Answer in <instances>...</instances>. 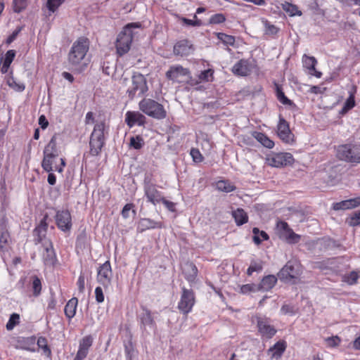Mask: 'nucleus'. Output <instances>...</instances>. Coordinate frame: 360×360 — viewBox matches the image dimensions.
Instances as JSON below:
<instances>
[{
	"instance_id": "c03bdc74",
	"label": "nucleus",
	"mask_w": 360,
	"mask_h": 360,
	"mask_svg": "<svg viewBox=\"0 0 360 360\" xmlns=\"http://www.w3.org/2000/svg\"><path fill=\"white\" fill-rule=\"evenodd\" d=\"M37 345L39 348L43 350L44 354L49 357L51 356V350L48 345L47 340L44 337H39L37 340Z\"/></svg>"
},
{
	"instance_id": "13d9d810",
	"label": "nucleus",
	"mask_w": 360,
	"mask_h": 360,
	"mask_svg": "<svg viewBox=\"0 0 360 360\" xmlns=\"http://www.w3.org/2000/svg\"><path fill=\"white\" fill-rule=\"evenodd\" d=\"M65 0H48L47 7L51 12H54Z\"/></svg>"
},
{
	"instance_id": "f704fd0d",
	"label": "nucleus",
	"mask_w": 360,
	"mask_h": 360,
	"mask_svg": "<svg viewBox=\"0 0 360 360\" xmlns=\"http://www.w3.org/2000/svg\"><path fill=\"white\" fill-rule=\"evenodd\" d=\"M254 137L267 148H272L274 146V142L264 133L255 131Z\"/></svg>"
},
{
	"instance_id": "69168bd1",
	"label": "nucleus",
	"mask_w": 360,
	"mask_h": 360,
	"mask_svg": "<svg viewBox=\"0 0 360 360\" xmlns=\"http://www.w3.org/2000/svg\"><path fill=\"white\" fill-rule=\"evenodd\" d=\"M96 300L98 303H101L104 301V295L103 290L101 287H96L95 289Z\"/></svg>"
},
{
	"instance_id": "0e129e2a",
	"label": "nucleus",
	"mask_w": 360,
	"mask_h": 360,
	"mask_svg": "<svg viewBox=\"0 0 360 360\" xmlns=\"http://www.w3.org/2000/svg\"><path fill=\"white\" fill-rule=\"evenodd\" d=\"M340 338H338V336H333V337H330V338H328L326 339V342L328 345V346L331 347H337L339 345V344L340 343Z\"/></svg>"
},
{
	"instance_id": "2eb2a0df",
	"label": "nucleus",
	"mask_w": 360,
	"mask_h": 360,
	"mask_svg": "<svg viewBox=\"0 0 360 360\" xmlns=\"http://www.w3.org/2000/svg\"><path fill=\"white\" fill-rule=\"evenodd\" d=\"M278 136L285 143H290L293 141V134L290 130L288 122L282 117L279 116V122L277 126Z\"/></svg>"
},
{
	"instance_id": "a19ab883",
	"label": "nucleus",
	"mask_w": 360,
	"mask_h": 360,
	"mask_svg": "<svg viewBox=\"0 0 360 360\" xmlns=\"http://www.w3.org/2000/svg\"><path fill=\"white\" fill-rule=\"evenodd\" d=\"M359 278L360 271H352L349 274H345L342 276V281L349 285H354L357 283Z\"/></svg>"
},
{
	"instance_id": "7ed1b4c3",
	"label": "nucleus",
	"mask_w": 360,
	"mask_h": 360,
	"mask_svg": "<svg viewBox=\"0 0 360 360\" xmlns=\"http://www.w3.org/2000/svg\"><path fill=\"white\" fill-rule=\"evenodd\" d=\"M337 158L352 165L360 163V146L354 143H345L338 146Z\"/></svg>"
},
{
	"instance_id": "393cba45",
	"label": "nucleus",
	"mask_w": 360,
	"mask_h": 360,
	"mask_svg": "<svg viewBox=\"0 0 360 360\" xmlns=\"http://www.w3.org/2000/svg\"><path fill=\"white\" fill-rule=\"evenodd\" d=\"M213 75L214 70L210 68L205 70L197 76V78H191L189 82L191 85H195L202 82H212L214 79Z\"/></svg>"
},
{
	"instance_id": "1a4fd4ad",
	"label": "nucleus",
	"mask_w": 360,
	"mask_h": 360,
	"mask_svg": "<svg viewBox=\"0 0 360 360\" xmlns=\"http://www.w3.org/2000/svg\"><path fill=\"white\" fill-rule=\"evenodd\" d=\"M299 265L293 261H288L278 273V278L283 281L289 282L300 275Z\"/></svg>"
},
{
	"instance_id": "6ab92c4d",
	"label": "nucleus",
	"mask_w": 360,
	"mask_h": 360,
	"mask_svg": "<svg viewBox=\"0 0 360 360\" xmlns=\"http://www.w3.org/2000/svg\"><path fill=\"white\" fill-rule=\"evenodd\" d=\"M47 218L48 215L45 214L39 224L33 231L34 241L35 244L41 243L43 239L46 237L48 229V224L46 222Z\"/></svg>"
},
{
	"instance_id": "c85d7f7f",
	"label": "nucleus",
	"mask_w": 360,
	"mask_h": 360,
	"mask_svg": "<svg viewBox=\"0 0 360 360\" xmlns=\"http://www.w3.org/2000/svg\"><path fill=\"white\" fill-rule=\"evenodd\" d=\"M232 217L235 219L237 226H242L248 221V216L245 210L242 208H238L232 211Z\"/></svg>"
},
{
	"instance_id": "e2e57ef3",
	"label": "nucleus",
	"mask_w": 360,
	"mask_h": 360,
	"mask_svg": "<svg viewBox=\"0 0 360 360\" xmlns=\"http://www.w3.org/2000/svg\"><path fill=\"white\" fill-rule=\"evenodd\" d=\"M135 205L133 203L126 204L121 212V214L124 219L129 217V212L134 208Z\"/></svg>"
},
{
	"instance_id": "7c9ffc66",
	"label": "nucleus",
	"mask_w": 360,
	"mask_h": 360,
	"mask_svg": "<svg viewBox=\"0 0 360 360\" xmlns=\"http://www.w3.org/2000/svg\"><path fill=\"white\" fill-rule=\"evenodd\" d=\"M356 91H351L349 97L347 98L346 101L344 103L342 108L340 110L339 115L341 116L345 115L351 109H352L356 104L355 102V96L354 94Z\"/></svg>"
},
{
	"instance_id": "473e14b6",
	"label": "nucleus",
	"mask_w": 360,
	"mask_h": 360,
	"mask_svg": "<svg viewBox=\"0 0 360 360\" xmlns=\"http://www.w3.org/2000/svg\"><path fill=\"white\" fill-rule=\"evenodd\" d=\"M15 53H16L15 51L13 50V49L8 50L6 53L5 58H4V60L3 62V65L1 68V72L3 74H5L8 72V70L15 56Z\"/></svg>"
},
{
	"instance_id": "39448f33",
	"label": "nucleus",
	"mask_w": 360,
	"mask_h": 360,
	"mask_svg": "<svg viewBox=\"0 0 360 360\" xmlns=\"http://www.w3.org/2000/svg\"><path fill=\"white\" fill-rule=\"evenodd\" d=\"M139 109L147 115L162 120L166 117L167 112L162 105L150 98H143L139 102Z\"/></svg>"
},
{
	"instance_id": "2f4dec72",
	"label": "nucleus",
	"mask_w": 360,
	"mask_h": 360,
	"mask_svg": "<svg viewBox=\"0 0 360 360\" xmlns=\"http://www.w3.org/2000/svg\"><path fill=\"white\" fill-rule=\"evenodd\" d=\"M57 134H55L51 139L49 143L45 146L44 153L58 156L59 152L57 148Z\"/></svg>"
},
{
	"instance_id": "a18cd8bd",
	"label": "nucleus",
	"mask_w": 360,
	"mask_h": 360,
	"mask_svg": "<svg viewBox=\"0 0 360 360\" xmlns=\"http://www.w3.org/2000/svg\"><path fill=\"white\" fill-rule=\"evenodd\" d=\"M262 22L265 28L264 33L268 35L276 34L279 30L274 25L270 23L266 19H262Z\"/></svg>"
},
{
	"instance_id": "3c124183",
	"label": "nucleus",
	"mask_w": 360,
	"mask_h": 360,
	"mask_svg": "<svg viewBox=\"0 0 360 360\" xmlns=\"http://www.w3.org/2000/svg\"><path fill=\"white\" fill-rule=\"evenodd\" d=\"M92 343L93 338L91 335H86L79 341V347L89 352Z\"/></svg>"
},
{
	"instance_id": "a878e982",
	"label": "nucleus",
	"mask_w": 360,
	"mask_h": 360,
	"mask_svg": "<svg viewBox=\"0 0 360 360\" xmlns=\"http://www.w3.org/2000/svg\"><path fill=\"white\" fill-rule=\"evenodd\" d=\"M278 278L274 275H268L264 276L259 284L257 285L258 290L262 291H269L271 290L277 283Z\"/></svg>"
},
{
	"instance_id": "ddd939ff",
	"label": "nucleus",
	"mask_w": 360,
	"mask_h": 360,
	"mask_svg": "<svg viewBox=\"0 0 360 360\" xmlns=\"http://www.w3.org/2000/svg\"><path fill=\"white\" fill-rule=\"evenodd\" d=\"M166 76L169 79L180 82L184 79H191L190 71L188 68H184L180 65H172L166 72Z\"/></svg>"
},
{
	"instance_id": "b1692460",
	"label": "nucleus",
	"mask_w": 360,
	"mask_h": 360,
	"mask_svg": "<svg viewBox=\"0 0 360 360\" xmlns=\"http://www.w3.org/2000/svg\"><path fill=\"white\" fill-rule=\"evenodd\" d=\"M198 268L192 262H188L185 264L183 274L186 280L191 284L195 282L198 276Z\"/></svg>"
},
{
	"instance_id": "8fccbe9b",
	"label": "nucleus",
	"mask_w": 360,
	"mask_h": 360,
	"mask_svg": "<svg viewBox=\"0 0 360 360\" xmlns=\"http://www.w3.org/2000/svg\"><path fill=\"white\" fill-rule=\"evenodd\" d=\"M20 322V315L13 313L11 315L8 321L6 323V329L8 330H11L14 328V327L18 325Z\"/></svg>"
},
{
	"instance_id": "4d7b16f0",
	"label": "nucleus",
	"mask_w": 360,
	"mask_h": 360,
	"mask_svg": "<svg viewBox=\"0 0 360 360\" xmlns=\"http://www.w3.org/2000/svg\"><path fill=\"white\" fill-rule=\"evenodd\" d=\"M225 20H226V17L224 16V14L217 13V14L212 15L210 17V18L209 20V22L210 24H220V23L225 22Z\"/></svg>"
},
{
	"instance_id": "de8ad7c7",
	"label": "nucleus",
	"mask_w": 360,
	"mask_h": 360,
	"mask_svg": "<svg viewBox=\"0 0 360 360\" xmlns=\"http://www.w3.org/2000/svg\"><path fill=\"white\" fill-rule=\"evenodd\" d=\"M124 352L127 360H132L135 356V349L131 340L124 343Z\"/></svg>"
},
{
	"instance_id": "37998d69",
	"label": "nucleus",
	"mask_w": 360,
	"mask_h": 360,
	"mask_svg": "<svg viewBox=\"0 0 360 360\" xmlns=\"http://www.w3.org/2000/svg\"><path fill=\"white\" fill-rule=\"evenodd\" d=\"M217 38L226 46H233L235 44V37L232 35H229L223 32H218L216 34Z\"/></svg>"
},
{
	"instance_id": "4c0bfd02",
	"label": "nucleus",
	"mask_w": 360,
	"mask_h": 360,
	"mask_svg": "<svg viewBox=\"0 0 360 360\" xmlns=\"http://www.w3.org/2000/svg\"><path fill=\"white\" fill-rule=\"evenodd\" d=\"M30 281L32 282L33 295L34 297L39 296L42 288L41 279L37 276L34 275L30 277Z\"/></svg>"
},
{
	"instance_id": "72a5a7b5",
	"label": "nucleus",
	"mask_w": 360,
	"mask_h": 360,
	"mask_svg": "<svg viewBox=\"0 0 360 360\" xmlns=\"http://www.w3.org/2000/svg\"><path fill=\"white\" fill-rule=\"evenodd\" d=\"M254 243L259 245L262 243V240H268L269 239V235L264 231H260L257 227L252 229Z\"/></svg>"
},
{
	"instance_id": "412c9836",
	"label": "nucleus",
	"mask_w": 360,
	"mask_h": 360,
	"mask_svg": "<svg viewBox=\"0 0 360 360\" xmlns=\"http://www.w3.org/2000/svg\"><path fill=\"white\" fill-rule=\"evenodd\" d=\"M162 223L156 221L150 218H141L137 223L136 230L139 233H143L149 229H161Z\"/></svg>"
},
{
	"instance_id": "cd10ccee",
	"label": "nucleus",
	"mask_w": 360,
	"mask_h": 360,
	"mask_svg": "<svg viewBox=\"0 0 360 360\" xmlns=\"http://www.w3.org/2000/svg\"><path fill=\"white\" fill-rule=\"evenodd\" d=\"M78 304V300L77 297L71 298L65 304L64 312L66 317L70 320L72 319L76 314V309Z\"/></svg>"
},
{
	"instance_id": "5701e85b",
	"label": "nucleus",
	"mask_w": 360,
	"mask_h": 360,
	"mask_svg": "<svg viewBox=\"0 0 360 360\" xmlns=\"http://www.w3.org/2000/svg\"><path fill=\"white\" fill-rule=\"evenodd\" d=\"M360 205V197L350 198L334 203L333 208L335 210H345L353 209Z\"/></svg>"
},
{
	"instance_id": "20e7f679",
	"label": "nucleus",
	"mask_w": 360,
	"mask_h": 360,
	"mask_svg": "<svg viewBox=\"0 0 360 360\" xmlns=\"http://www.w3.org/2000/svg\"><path fill=\"white\" fill-rule=\"evenodd\" d=\"M105 123L103 122L95 124L90 136L89 146L90 154L93 156L98 155L105 145Z\"/></svg>"
},
{
	"instance_id": "49530a36",
	"label": "nucleus",
	"mask_w": 360,
	"mask_h": 360,
	"mask_svg": "<svg viewBox=\"0 0 360 360\" xmlns=\"http://www.w3.org/2000/svg\"><path fill=\"white\" fill-rule=\"evenodd\" d=\"M11 239L9 232L7 230H2L0 235V252H4L6 250V245L8 244Z\"/></svg>"
},
{
	"instance_id": "0eeeda50",
	"label": "nucleus",
	"mask_w": 360,
	"mask_h": 360,
	"mask_svg": "<svg viewBox=\"0 0 360 360\" xmlns=\"http://www.w3.org/2000/svg\"><path fill=\"white\" fill-rule=\"evenodd\" d=\"M195 302V297L193 290L182 287L181 298L178 302V309L179 311L184 314H188L191 311Z\"/></svg>"
},
{
	"instance_id": "774afa93",
	"label": "nucleus",
	"mask_w": 360,
	"mask_h": 360,
	"mask_svg": "<svg viewBox=\"0 0 360 360\" xmlns=\"http://www.w3.org/2000/svg\"><path fill=\"white\" fill-rule=\"evenodd\" d=\"M88 351L79 347L74 360H83L87 355Z\"/></svg>"
},
{
	"instance_id": "052dcab7",
	"label": "nucleus",
	"mask_w": 360,
	"mask_h": 360,
	"mask_svg": "<svg viewBox=\"0 0 360 360\" xmlns=\"http://www.w3.org/2000/svg\"><path fill=\"white\" fill-rule=\"evenodd\" d=\"M281 311L283 314H289V315H295L296 314V311L295 309L294 306L290 304H283L281 307Z\"/></svg>"
},
{
	"instance_id": "e433bc0d",
	"label": "nucleus",
	"mask_w": 360,
	"mask_h": 360,
	"mask_svg": "<svg viewBox=\"0 0 360 360\" xmlns=\"http://www.w3.org/2000/svg\"><path fill=\"white\" fill-rule=\"evenodd\" d=\"M216 188L218 191L230 193L236 189V187L229 180H219L216 183Z\"/></svg>"
},
{
	"instance_id": "338daca9",
	"label": "nucleus",
	"mask_w": 360,
	"mask_h": 360,
	"mask_svg": "<svg viewBox=\"0 0 360 360\" xmlns=\"http://www.w3.org/2000/svg\"><path fill=\"white\" fill-rule=\"evenodd\" d=\"M160 202H162L169 211H170V212L176 211V204L174 202L167 200L165 198H163V200H161Z\"/></svg>"
},
{
	"instance_id": "9d476101",
	"label": "nucleus",
	"mask_w": 360,
	"mask_h": 360,
	"mask_svg": "<svg viewBox=\"0 0 360 360\" xmlns=\"http://www.w3.org/2000/svg\"><path fill=\"white\" fill-rule=\"evenodd\" d=\"M294 158L290 153H275L267 158L268 164L274 167H281L291 165L294 162Z\"/></svg>"
},
{
	"instance_id": "4468645a",
	"label": "nucleus",
	"mask_w": 360,
	"mask_h": 360,
	"mask_svg": "<svg viewBox=\"0 0 360 360\" xmlns=\"http://www.w3.org/2000/svg\"><path fill=\"white\" fill-rule=\"evenodd\" d=\"M112 269L110 261H106L98 269L97 281L103 287L108 288L111 283Z\"/></svg>"
},
{
	"instance_id": "5fc2aeb1",
	"label": "nucleus",
	"mask_w": 360,
	"mask_h": 360,
	"mask_svg": "<svg viewBox=\"0 0 360 360\" xmlns=\"http://www.w3.org/2000/svg\"><path fill=\"white\" fill-rule=\"evenodd\" d=\"M278 100L285 105L295 106L294 103L284 94V91H276Z\"/></svg>"
},
{
	"instance_id": "423d86ee",
	"label": "nucleus",
	"mask_w": 360,
	"mask_h": 360,
	"mask_svg": "<svg viewBox=\"0 0 360 360\" xmlns=\"http://www.w3.org/2000/svg\"><path fill=\"white\" fill-rule=\"evenodd\" d=\"M143 191L147 201L153 205H156L163 200L162 193L158 190L157 185L152 182L150 175L146 174L144 177Z\"/></svg>"
},
{
	"instance_id": "a211bd4d",
	"label": "nucleus",
	"mask_w": 360,
	"mask_h": 360,
	"mask_svg": "<svg viewBox=\"0 0 360 360\" xmlns=\"http://www.w3.org/2000/svg\"><path fill=\"white\" fill-rule=\"evenodd\" d=\"M146 120V117L138 111H127L125 114V122L129 127L134 125L143 126Z\"/></svg>"
},
{
	"instance_id": "f257e3e1",
	"label": "nucleus",
	"mask_w": 360,
	"mask_h": 360,
	"mask_svg": "<svg viewBox=\"0 0 360 360\" xmlns=\"http://www.w3.org/2000/svg\"><path fill=\"white\" fill-rule=\"evenodd\" d=\"M89 46L88 39L85 37H80L73 43L70 50L68 53L69 64L77 72H82L84 69L82 60L89 50Z\"/></svg>"
},
{
	"instance_id": "6e6d98bb",
	"label": "nucleus",
	"mask_w": 360,
	"mask_h": 360,
	"mask_svg": "<svg viewBox=\"0 0 360 360\" xmlns=\"http://www.w3.org/2000/svg\"><path fill=\"white\" fill-rule=\"evenodd\" d=\"M13 11L15 13H20L27 6V0H13Z\"/></svg>"
},
{
	"instance_id": "bb28decb",
	"label": "nucleus",
	"mask_w": 360,
	"mask_h": 360,
	"mask_svg": "<svg viewBox=\"0 0 360 360\" xmlns=\"http://www.w3.org/2000/svg\"><path fill=\"white\" fill-rule=\"evenodd\" d=\"M132 90H148V86L145 77L141 74H135L132 77Z\"/></svg>"
},
{
	"instance_id": "4be33fe9",
	"label": "nucleus",
	"mask_w": 360,
	"mask_h": 360,
	"mask_svg": "<svg viewBox=\"0 0 360 360\" xmlns=\"http://www.w3.org/2000/svg\"><path fill=\"white\" fill-rule=\"evenodd\" d=\"M303 67L308 70V74L314 75L317 78H320L321 72L317 71L315 68L317 64V60L314 56H308L304 54L302 57Z\"/></svg>"
},
{
	"instance_id": "ea45409f",
	"label": "nucleus",
	"mask_w": 360,
	"mask_h": 360,
	"mask_svg": "<svg viewBox=\"0 0 360 360\" xmlns=\"http://www.w3.org/2000/svg\"><path fill=\"white\" fill-rule=\"evenodd\" d=\"M263 269V262L261 260H251L247 269V274L251 276L254 272H261Z\"/></svg>"
},
{
	"instance_id": "6e6552de",
	"label": "nucleus",
	"mask_w": 360,
	"mask_h": 360,
	"mask_svg": "<svg viewBox=\"0 0 360 360\" xmlns=\"http://www.w3.org/2000/svg\"><path fill=\"white\" fill-rule=\"evenodd\" d=\"M277 235L281 240H285L288 243H297L300 240V236L295 233L290 228L288 224L284 221H279L276 225Z\"/></svg>"
},
{
	"instance_id": "680f3d73",
	"label": "nucleus",
	"mask_w": 360,
	"mask_h": 360,
	"mask_svg": "<svg viewBox=\"0 0 360 360\" xmlns=\"http://www.w3.org/2000/svg\"><path fill=\"white\" fill-rule=\"evenodd\" d=\"M191 155L193 158V160L195 162H200L203 160V157L200 153L198 149L196 148H192L191 150Z\"/></svg>"
},
{
	"instance_id": "bf43d9fd",
	"label": "nucleus",
	"mask_w": 360,
	"mask_h": 360,
	"mask_svg": "<svg viewBox=\"0 0 360 360\" xmlns=\"http://www.w3.org/2000/svg\"><path fill=\"white\" fill-rule=\"evenodd\" d=\"M25 344L27 346H25L23 348L26 350L30 351V352H34V343H35V338L34 337L32 338H27L23 340Z\"/></svg>"
},
{
	"instance_id": "f03ea898",
	"label": "nucleus",
	"mask_w": 360,
	"mask_h": 360,
	"mask_svg": "<svg viewBox=\"0 0 360 360\" xmlns=\"http://www.w3.org/2000/svg\"><path fill=\"white\" fill-rule=\"evenodd\" d=\"M141 26L140 22L129 23L117 35L115 46L119 56H122L129 51L134 34L132 29L139 28Z\"/></svg>"
},
{
	"instance_id": "aec40b11",
	"label": "nucleus",
	"mask_w": 360,
	"mask_h": 360,
	"mask_svg": "<svg viewBox=\"0 0 360 360\" xmlns=\"http://www.w3.org/2000/svg\"><path fill=\"white\" fill-rule=\"evenodd\" d=\"M141 309L142 312L138 316L141 328L145 329L146 326H149L150 328L154 327L155 326V322L150 310L143 305L141 306Z\"/></svg>"
},
{
	"instance_id": "f3484780",
	"label": "nucleus",
	"mask_w": 360,
	"mask_h": 360,
	"mask_svg": "<svg viewBox=\"0 0 360 360\" xmlns=\"http://www.w3.org/2000/svg\"><path fill=\"white\" fill-rule=\"evenodd\" d=\"M253 65L250 60L241 59L233 66L232 72L238 76H247L251 73Z\"/></svg>"
},
{
	"instance_id": "9b49d317",
	"label": "nucleus",
	"mask_w": 360,
	"mask_h": 360,
	"mask_svg": "<svg viewBox=\"0 0 360 360\" xmlns=\"http://www.w3.org/2000/svg\"><path fill=\"white\" fill-rule=\"evenodd\" d=\"M56 224L58 228L63 232L69 231L72 226L70 212L67 210L56 212Z\"/></svg>"
},
{
	"instance_id": "dca6fc26",
	"label": "nucleus",
	"mask_w": 360,
	"mask_h": 360,
	"mask_svg": "<svg viewBox=\"0 0 360 360\" xmlns=\"http://www.w3.org/2000/svg\"><path fill=\"white\" fill-rule=\"evenodd\" d=\"M194 50V46L190 41L182 39L175 44L173 52L176 56L184 57L193 54Z\"/></svg>"
},
{
	"instance_id": "c9c22d12",
	"label": "nucleus",
	"mask_w": 360,
	"mask_h": 360,
	"mask_svg": "<svg viewBox=\"0 0 360 360\" xmlns=\"http://www.w3.org/2000/svg\"><path fill=\"white\" fill-rule=\"evenodd\" d=\"M58 156L51 154L44 153V159L41 162V167L47 172L53 171V164L54 159Z\"/></svg>"
},
{
	"instance_id": "09e8293b",
	"label": "nucleus",
	"mask_w": 360,
	"mask_h": 360,
	"mask_svg": "<svg viewBox=\"0 0 360 360\" xmlns=\"http://www.w3.org/2000/svg\"><path fill=\"white\" fill-rule=\"evenodd\" d=\"M143 145H144V141L141 136H132L130 138V141H129L130 147H131L134 149H136V150H139L143 146Z\"/></svg>"
},
{
	"instance_id": "58836bf2",
	"label": "nucleus",
	"mask_w": 360,
	"mask_h": 360,
	"mask_svg": "<svg viewBox=\"0 0 360 360\" xmlns=\"http://www.w3.org/2000/svg\"><path fill=\"white\" fill-rule=\"evenodd\" d=\"M44 250L46 252V253L44 254V259L45 262L53 264L56 259V254L52 243H50L48 246L45 247Z\"/></svg>"
},
{
	"instance_id": "603ef678",
	"label": "nucleus",
	"mask_w": 360,
	"mask_h": 360,
	"mask_svg": "<svg viewBox=\"0 0 360 360\" xmlns=\"http://www.w3.org/2000/svg\"><path fill=\"white\" fill-rule=\"evenodd\" d=\"M259 291L257 285L255 283L245 284L240 286V292L242 294H248L251 292Z\"/></svg>"
},
{
	"instance_id": "c756f323",
	"label": "nucleus",
	"mask_w": 360,
	"mask_h": 360,
	"mask_svg": "<svg viewBox=\"0 0 360 360\" xmlns=\"http://www.w3.org/2000/svg\"><path fill=\"white\" fill-rule=\"evenodd\" d=\"M286 348V343L285 341L277 342L269 350V353L271 354V357L278 359L281 357Z\"/></svg>"
},
{
	"instance_id": "864d4df0",
	"label": "nucleus",
	"mask_w": 360,
	"mask_h": 360,
	"mask_svg": "<svg viewBox=\"0 0 360 360\" xmlns=\"http://www.w3.org/2000/svg\"><path fill=\"white\" fill-rule=\"evenodd\" d=\"M284 10L288 13L291 16L302 15V12L298 9V8L293 4H288L284 6Z\"/></svg>"
},
{
	"instance_id": "79ce46f5",
	"label": "nucleus",
	"mask_w": 360,
	"mask_h": 360,
	"mask_svg": "<svg viewBox=\"0 0 360 360\" xmlns=\"http://www.w3.org/2000/svg\"><path fill=\"white\" fill-rule=\"evenodd\" d=\"M349 226L355 227L360 225V210L353 212L345 220Z\"/></svg>"
},
{
	"instance_id": "f8f14e48",
	"label": "nucleus",
	"mask_w": 360,
	"mask_h": 360,
	"mask_svg": "<svg viewBox=\"0 0 360 360\" xmlns=\"http://www.w3.org/2000/svg\"><path fill=\"white\" fill-rule=\"evenodd\" d=\"M257 326L259 334L267 339L273 338L277 332L274 326L271 325L270 319L267 318L257 317Z\"/></svg>"
}]
</instances>
